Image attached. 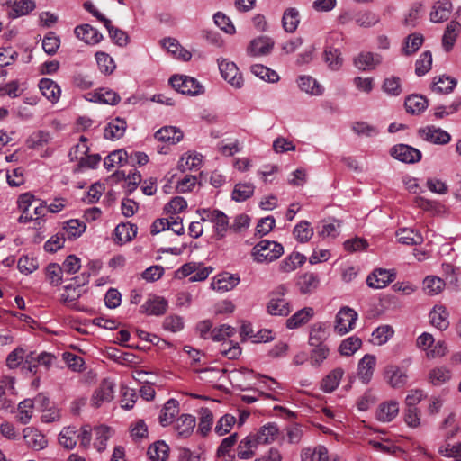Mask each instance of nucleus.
<instances>
[{"label":"nucleus","instance_id":"obj_35","mask_svg":"<svg viewBox=\"0 0 461 461\" xmlns=\"http://www.w3.org/2000/svg\"><path fill=\"white\" fill-rule=\"evenodd\" d=\"M320 284V278L317 274L307 272L298 277L297 286L299 291L303 294H311L317 289Z\"/></svg>","mask_w":461,"mask_h":461},{"label":"nucleus","instance_id":"obj_25","mask_svg":"<svg viewBox=\"0 0 461 461\" xmlns=\"http://www.w3.org/2000/svg\"><path fill=\"white\" fill-rule=\"evenodd\" d=\"M453 9V5L449 0L437 1L430 11V21L432 23H442L447 21Z\"/></svg>","mask_w":461,"mask_h":461},{"label":"nucleus","instance_id":"obj_3","mask_svg":"<svg viewBox=\"0 0 461 461\" xmlns=\"http://www.w3.org/2000/svg\"><path fill=\"white\" fill-rule=\"evenodd\" d=\"M284 254V247L273 240H262L258 242L251 249V258L253 261L258 264H268Z\"/></svg>","mask_w":461,"mask_h":461},{"label":"nucleus","instance_id":"obj_48","mask_svg":"<svg viewBox=\"0 0 461 461\" xmlns=\"http://www.w3.org/2000/svg\"><path fill=\"white\" fill-rule=\"evenodd\" d=\"M313 233V228L307 221H299L293 229V236L300 243H307L312 238Z\"/></svg>","mask_w":461,"mask_h":461},{"label":"nucleus","instance_id":"obj_28","mask_svg":"<svg viewBox=\"0 0 461 461\" xmlns=\"http://www.w3.org/2000/svg\"><path fill=\"white\" fill-rule=\"evenodd\" d=\"M23 438L26 445L34 450H41L45 448L48 444L45 436L33 428L24 429Z\"/></svg>","mask_w":461,"mask_h":461},{"label":"nucleus","instance_id":"obj_9","mask_svg":"<svg viewBox=\"0 0 461 461\" xmlns=\"http://www.w3.org/2000/svg\"><path fill=\"white\" fill-rule=\"evenodd\" d=\"M419 133L424 140L437 145H445L451 140V136L447 131L435 126L420 129Z\"/></svg>","mask_w":461,"mask_h":461},{"label":"nucleus","instance_id":"obj_18","mask_svg":"<svg viewBox=\"0 0 461 461\" xmlns=\"http://www.w3.org/2000/svg\"><path fill=\"white\" fill-rule=\"evenodd\" d=\"M375 366L376 357L374 355L366 354L359 360L357 375L364 384H367L371 381Z\"/></svg>","mask_w":461,"mask_h":461},{"label":"nucleus","instance_id":"obj_16","mask_svg":"<svg viewBox=\"0 0 461 461\" xmlns=\"http://www.w3.org/2000/svg\"><path fill=\"white\" fill-rule=\"evenodd\" d=\"M240 280V277L236 275L223 273L213 277L210 286L217 292H228L234 289L239 285Z\"/></svg>","mask_w":461,"mask_h":461},{"label":"nucleus","instance_id":"obj_60","mask_svg":"<svg viewBox=\"0 0 461 461\" xmlns=\"http://www.w3.org/2000/svg\"><path fill=\"white\" fill-rule=\"evenodd\" d=\"M324 60L328 67L334 71L340 69L343 65L341 53L338 49L329 47L324 51Z\"/></svg>","mask_w":461,"mask_h":461},{"label":"nucleus","instance_id":"obj_49","mask_svg":"<svg viewBox=\"0 0 461 461\" xmlns=\"http://www.w3.org/2000/svg\"><path fill=\"white\" fill-rule=\"evenodd\" d=\"M128 153L124 149H117L111 152L104 159V166L107 170L115 167H122L128 162Z\"/></svg>","mask_w":461,"mask_h":461},{"label":"nucleus","instance_id":"obj_52","mask_svg":"<svg viewBox=\"0 0 461 461\" xmlns=\"http://www.w3.org/2000/svg\"><path fill=\"white\" fill-rule=\"evenodd\" d=\"M351 130L357 136L366 138L375 137L379 134L380 131L377 126L364 121L353 122L351 125Z\"/></svg>","mask_w":461,"mask_h":461},{"label":"nucleus","instance_id":"obj_20","mask_svg":"<svg viewBox=\"0 0 461 461\" xmlns=\"http://www.w3.org/2000/svg\"><path fill=\"white\" fill-rule=\"evenodd\" d=\"M41 95L51 104H56L61 95L59 86L50 78H41L38 84Z\"/></svg>","mask_w":461,"mask_h":461},{"label":"nucleus","instance_id":"obj_36","mask_svg":"<svg viewBox=\"0 0 461 461\" xmlns=\"http://www.w3.org/2000/svg\"><path fill=\"white\" fill-rule=\"evenodd\" d=\"M138 228L130 222L121 223L114 230V240L119 244H124L135 238Z\"/></svg>","mask_w":461,"mask_h":461},{"label":"nucleus","instance_id":"obj_42","mask_svg":"<svg viewBox=\"0 0 461 461\" xmlns=\"http://www.w3.org/2000/svg\"><path fill=\"white\" fill-rule=\"evenodd\" d=\"M414 203L417 207L429 212L434 215H444L447 213V207L438 201L428 200L424 197L418 196L415 198Z\"/></svg>","mask_w":461,"mask_h":461},{"label":"nucleus","instance_id":"obj_63","mask_svg":"<svg viewBox=\"0 0 461 461\" xmlns=\"http://www.w3.org/2000/svg\"><path fill=\"white\" fill-rule=\"evenodd\" d=\"M95 60L98 65L99 70L105 75L112 74L116 68L113 59L105 52H96Z\"/></svg>","mask_w":461,"mask_h":461},{"label":"nucleus","instance_id":"obj_22","mask_svg":"<svg viewBox=\"0 0 461 461\" xmlns=\"http://www.w3.org/2000/svg\"><path fill=\"white\" fill-rule=\"evenodd\" d=\"M381 55L370 51L361 52L354 59L356 68L363 71L372 70L381 64Z\"/></svg>","mask_w":461,"mask_h":461},{"label":"nucleus","instance_id":"obj_54","mask_svg":"<svg viewBox=\"0 0 461 461\" xmlns=\"http://www.w3.org/2000/svg\"><path fill=\"white\" fill-rule=\"evenodd\" d=\"M300 23L299 12L295 8H288L284 12L282 23L285 32H294Z\"/></svg>","mask_w":461,"mask_h":461},{"label":"nucleus","instance_id":"obj_6","mask_svg":"<svg viewBox=\"0 0 461 461\" xmlns=\"http://www.w3.org/2000/svg\"><path fill=\"white\" fill-rule=\"evenodd\" d=\"M169 82L174 89L183 95H197L203 92V86L194 77L185 75H175Z\"/></svg>","mask_w":461,"mask_h":461},{"label":"nucleus","instance_id":"obj_17","mask_svg":"<svg viewBox=\"0 0 461 461\" xmlns=\"http://www.w3.org/2000/svg\"><path fill=\"white\" fill-rule=\"evenodd\" d=\"M258 443L254 434H249L237 446V457L241 460L251 459L256 455Z\"/></svg>","mask_w":461,"mask_h":461},{"label":"nucleus","instance_id":"obj_5","mask_svg":"<svg viewBox=\"0 0 461 461\" xmlns=\"http://www.w3.org/2000/svg\"><path fill=\"white\" fill-rule=\"evenodd\" d=\"M357 318L358 314L354 309L348 306L341 307L335 316L334 331L339 336L350 332L355 329Z\"/></svg>","mask_w":461,"mask_h":461},{"label":"nucleus","instance_id":"obj_32","mask_svg":"<svg viewBox=\"0 0 461 461\" xmlns=\"http://www.w3.org/2000/svg\"><path fill=\"white\" fill-rule=\"evenodd\" d=\"M380 21L379 14L371 10H360L354 14L355 23L365 29L375 26Z\"/></svg>","mask_w":461,"mask_h":461},{"label":"nucleus","instance_id":"obj_13","mask_svg":"<svg viewBox=\"0 0 461 461\" xmlns=\"http://www.w3.org/2000/svg\"><path fill=\"white\" fill-rule=\"evenodd\" d=\"M86 100L94 103L115 105L121 97L113 90L108 88H100L93 92H89L86 95Z\"/></svg>","mask_w":461,"mask_h":461},{"label":"nucleus","instance_id":"obj_29","mask_svg":"<svg viewBox=\"0 0 461 461\" xmlns=\"http://www.w3.org/2000/svg\"><path fill=\"white\" fill-rule=\"evenodd\" d=\"M449 313L443 305H435L429 312L430 323L440 330H445L449 326Z\"/></svg>","mask_w":461,"mask_h":461},{"label":"nucleus","instance_id":"obj_27","mask_svg":"<svg viewBox=\"0 0 461 461\" xmlns=\"http://www.w3.org/2000/svg\"><path fill=\"white\" fill-rule=\"evenodd\" d=\"M461 32V24L456 20L450 21L445 29L442 37V47L446 51H450Z\"/></svg>","mask_w":461,"mask_h":461},{"label":"nucleus","instance_id":"obj_61","mask_svg":"<svg viewBox=\"0 0 461 461\" xmlns=\"http://www.w3.org/2000/svg\"><path fill=\"white\" fill-rule=\"evenodd\" d=\"M250 71L256 77L267 82L276 83L279 80V76L275 70L270 69L269 68L261 64L252 65Z\"/></svg>","mask_w":461,"mask_h":461},{"label":"nucleus","instance_id":"obj_50","mask_svg":"<svg viewBox=\"0 0 461 461\" xmlns=\"http://www.w3.org/2000/svg\"><path fill=\"white\" fill-rule=\"evenodd\" d=\"M399 242L405 245H417L423 241L422 235L413 229H401L396 232Z\"/></svg>","mask_w":461,"mask_h":461},{"label":"nucleus","instance_id":"obj_55","mask_svg":"<svg viewBox=\"0 0 461 461\" xmlns=\"http://www.w3.org/2000/svg\"><path fill=\"white\" fill-rule=\"evenodd\" d=\"M405 107L409 113H420L428 107V101L422 95H411L406 98Z\"/></svg>","mask_w":461,"mask_h":461},{"label":"nucleus","instance_id":"obj_64","mask_svg":"<svg viewBox=\"0 0 461 461\" xmlns=\"http://www.w3.org/2000/svg\"><path fill=\"white\" fill-rule=\"evenodd\" d=\"M82 289L80 285L69 284L64 286L61 294L63 303L74 307L77 300L81 296Z\"/></svg>","mask_w":461,"mask_h":461},{"label":"nucleus","instance_id":"obj_56","mask_svg":"<svg viewBox=\"0 0 461 461\" xmlns=\"http://www.w3.org/2000/svg\"><path fill=\"white\" fill-rule=\"evenodd\" d=\"M168 446L163 441H158L148 448V455L151 461H166L168 457Z\"/></svg>","mask_w":461,"mask_h":461},{"label":"nucleus","instance_id":"obj_15","mask_svg":"<svg viewBox=\"0 0 461 461\" xmlns=\"http://www.w3.org/2000/svg\"><path fill=\"white\" fill-rule=\"evenodd\" d=\"M399 413V402L395 400L384 402L378 405L375 411V419L380 422H390Z\"/></svg>","mask_w":461,"mask_h":461},{"label":"nucleus","instance_id":"obj_14","mask_svg":"<svg viewBox=\"0 0 461 461\" xmlns=\"http://www.w3.org/2000/svg\"><path fill=\"white\" fill-rule=\"evenodd\" d=\"M3 6L11 8L9 15L12 18H17L26 15L35 8V3L32 0H0Z\"/></svg>","mask_w":461,"mask_h":461},{"label":"nucleus","instance_id":"obj_57","mask_svg":"<svg viewBox=\"0 0 461 461\" xmlns=\"http://www.w3.org/2000/svg\"><path fill=\"white\" fill-rule=\"evenodd\" d=\"M424 38L420 33H411L404 41L402 51L404 55L410 56L415 53L422 45Z\"/></svg>","mask_w":461,"mask_h":461},{"label":"nucleus","instance_id":"obj_8","mask_svg":"<svg viewBox=\"0 0 461 461\" xmlns=\"http://www.w3.org/2000/svg\"><path fill=\"white\" fill-rule=\"evenodd\" d=\"M218 67L221 77L231 86L240 88L243 86L242 76L234 62L226 59H218Z\"/></svg>","mask_w":461,"mask_h":461},{"label":"nucleus","instance_id":"obj_11","mask_svg":"<svg viewBox=\"0 0 461 461\" xmlns=\"http://www.w3.org/2000/svg\"><path fill=\"white\" fill-rule=\"evenodd\" d=\"M394 276L392 270L378 268L367 276L366 284L371 288L382 289L393 282Z\"/></svg>","mask_w":461,"mask_h":461},{"label":"nucleus","instance_id":"obj_12","mask_svg":"<svg viewBox=\"0 0 461 461\" xmlns=\"http://www.w3.org/2000/svg\"><path fill=\"white\" fill-rule=\"evenodd\" d=\"M167 309V301L161 296L150 294L140 306V312L149 315H162Z\"/></svg>","mask_w":461,"mask_h":461},{"label":"nucleus","instance_id":"obj_43","mask_svg":"<svg viewBox=\"0 0 461 461\" xmlns=\"http://www.w3.org/2000/svg\"><path fill=\"white\" fill-rule=\"evenodd\" d=\"M51 140V135L49 131H38L32 133L26 140V146L28 149L40 150L46 147Z\"/></svg>","mask_w":461,"mask_h":461},{"label":"nucleus","instance_id":"obj_1","mask_svg":"<svg viewBox=\"0 0 461 461\" xmlns=\"http://www.w3.org/2000/svg\"><path fill=\"white\" fill-rule=\"evenodd\" d=\"M114 433V429L105 424L95 426L84 424L80 427L77 435L79 446L86 450L93 447L98 453H102L107 448V443Z\"/></svg>","mask_w":461,"mask_h":461},{"label":"nucleus","instance_id":"obj_44","mask_svg":"<svg viewBox=\"0 0 461 461\" xmlns=\"http://www.w3.org/2000/svg\"><path fill=\"white\" fill-rule=\"evenodd\" d=\"M202 155L197 152H186L180 158L178 161V168L183 172L197 169L202 165Z\"/></svg>","mask_w":461,"mask_h":461},{"label":"nucleus","instance_id":"obj_31","mask_svg":"<svg viewBox=\"0 0 461 461\" xmlns=\"http://www.w3.org/2000/svg\"><path fill=\"white\" fill-rule=\"evenodd\" d=\"M195 425L196 420L193 415L182 414L176 420L174 428L178 436L188 438L193 433Z\"/></svg>","mask_w":461,"mask_h":461},{"label":"nucleus","instance_id":"obj_21","mask_svg":"<svg viewBox=\"0 0 461 461\" xmlns=\"http://www.w3.org/2000/svg\"><path fill=\"white\" fill-rule=\"evenodd\" d=\"M74 32L77 38L89 45H95L103 39V35L89 24L77 26Z\"/></svg>","mask_w":461,"mask_h":461},{"label":"nucleus","instance_id":"obj_40","mask_svg":"<svg viewBox=\"0 0 461 461\" xmlns=\"http://www.w3.org/2000/svg\"><path fill=\"white\" fill-rule=\"evenodd\" d=\"M178 402L174 399L168 400L160 411L158 420L163 426H168L174 420L175 416L178 413Z\"/></svg>","mask_w":461,"mask_h":461},{"label":"nucleus","instance_id":"obj_33","mask_svg":"<svg viewBox=\"0 0 461 461\" xmlns=\"http://www.w3.org/2000/svg\"><path fill=\"white\" fill-rule=\"evenodd\" d=\"M54 360L55 357L52 354L41 352L37 356H34L32 353L28 355L25 362L29 365V370L31 372H36L38 366H44L46 370L49 369Z\"/></svg>","mask_w":461,"mask_h":461},{"label":"nucleus","instance_id":"obj_58","mask_svg":"<svg viewBox=\"0 0 461 461\" xmlns=\"http://www.w3.org/2000/svg\"><path fill=\"white\" fill-rule=\"evenodd\" d=\"M394 331L389 325L377 327L371 335V342L374 345L382 346L385 344L393 335Z\"/></svg>","mask_w":461,"mask_h":461},{"label":"nucleus","instance_id":"obj_46","mask_svg":"<svg viewBox=\"0 0 461 461\" xmlns=\"http://www.w3.org/2000/svg\"><path fill=\"white\" fill-rule=\"evenodd\" d=\"M36 203L34 196L29 193L23 194L18 198V207L22 212L19 218L21 222H28L33 220V215L30 212V207Z\"/></svg>","mask_w":461,"mask_h":461},{"label":"nucleus","instance_id":"obj_53","mask_svg":"<svg viewBox=\"0 0 461 461\" xmlns=\"http://www.w3.org/2000/svg\"><path fill=\"white\" fill-rule=\"evenodd\" d=\"M362 346V340L357 336H350L343 339L339 346V352L342 356L349 357L355 354Z\"/></svg>","mask_w":461,"mask_h":461},{"label":"nucleus","instance_id":"obj_19","mask_svg":"<svg viewBox=\"0 0 461 461\" xmlns=\"http://www.w3.org/2000/svg\"><path fill=\"white\" fill-rule=\"evenodd\" d=\"M297 86L302 92L312 96H320L324 93V86L317 79L308 75L298 77Z\"/></svg>","mask_w":461,"mask_h":461},{"label":"nucleus","instance_id":"obj_24","mask_svg":"<svg viewBox=\"0 0 461 461\" xmlns=\"http://www.w3.org/2000/svg\"><path fill=\"white\" fill-rule=\"evenodd\" d=\"M154 137L158 141L175 145L183 140L184 134L176 126H164L156 131Z\"/></svg>","mask_w":461,"mask_h":461},{"label":"nucleus","instance_id":"obj_7","mask_svg":"<svg viewBox=\"0 0 461 461\" xmlns=\"http://www.w3.org/2000/svg\"><path fill=\"white\" fill-rule=\"evenodd\" d=\"M114 387L115 384L112 380L104 379L91 396V405L98 408L111 402L114 398Z\"/></svg>","mask_w":461,"mask_h":461},{"label":"nucleus","instance_id":"obj_4","mask_svg":"<svg viewBox=\"0 0 461 461\" xmlns=\"http://www.w3.org/2000/svg\"><path fill=\"white\" fill-rule=\"evenodd\" d=\"M384 380L385 383L393 389H401L407 385L408 383V364L387 365L383 373Z\"/></svg>","mask_w":461,"mask_h":461},{"label":"nucleus","instance_id":"obj_38","mask_svg":"<svg viewBox=\"0 0 461 461\" xmlns=\"http://www.w3.org/2000/svg\"><path fill=\"white\" fill-rule=\"evenodd\" d=\"M302 461H329L330 456L328 449L321 445L314 447L303 448L301 452Z\"/></svg>","mask_w":461,"mask_h":461},{"label":"nucleus","instance_id":"obj_45","mask_svg":"<svg viewBox=\"0 0 461 461\" xmlns=\"http://www.w3.org/2000/svg\"><path fill=\"white\" fill-rule=\"evenodd\" d=\"M343 375L344 371L342 368H335L322 379L321 389L324 393H332L339 385Z\"/></svg>","mask_w":461,"mask_h":461},{"label":"nucleus","instance_id":"obj_10","mask_svg":"<svg viewBox=\"0 0 461 461\" xmlns=\"http://www.w3.org/2000/svg\"><path fill=\"white\" fill-rule=\"evenodd\" d=\"M391 155L404 163H415L421 158V152L419 149L405 144H399L393 147Z\"/></svg>","mask_w":461,"mask_h":461},{"label":"nucleus","instance_id":"obj_30","mask_svg":"<svg viewBox=\"0 0 461 461\" xmlns=\"http://www.w3.org/2000/svg\"><path fill=\"white\" fill-rule=\"evenodd\" d=\"M314 309L312 307H304L295 313H294L290 318L286 320V327L290 330L297 329L310 321V320L314 316Z\"/></svg>","mask_w":461,"mask_h":461},{"label":"nucleus","instance_id":"obj_51","mask_svg":"<svg viewBox=\"0 0 461 461\" xmlns=\"http://www.w3.org/2000/svg\"><path fill=\"white\" fill-rule=\"evenodd\" d=\"M327 325L324 323H315L312 326L309 335V344L311 346L324 345L323 342L328 338Z\"/></svg>","mask_w":461,"mask_h":461},{"label":"nucleus","instance_id":"obj_59","mask_svg":"<svg viewBox=\"0 0 461 461\" xmlns=\"http://www.w3.org/2000/svg\"><path fill=\"white\" fill-rule=\"evenodd\" d=\"M255 186L251 183L236 184L232 191V199L236 202H244L254 194Z\"/></svg>","mask_w":461,"mask_h":461},{"label":"nucleus","instance_id":"obj_39","mask_svg":"<svg viewBox=\"0 0 461 461\" xmlns=\"http://www.w3.org/2000/svg\"><path fill=\"white\" fill-rule=\"evenodd\" d=\"M79 430L76 426H68L59 434V443L66 449L71 450L77 446Z\"/></svg>","mask_w":461,"mask_h":461},{"label":"nucleus","instance_id":"obj_47","mask_svg":"<svg viewBox=\"0 0 461 461\" xmlns=\"http://www.w3.org/2000/svg\"><path fill=\"white\" fill-rule=\"evenodd\" d=\"M86 225L84 221L77 219H71L64 222L63 234L68 240H76L86 231Z\"/></svg>","mask_w":461,"mask_h":461},{"label":"nucleus","instance_id":"obj_37","mask_svg":"<svg viewBox=\"0 0 461 461\" xmlns=\"http://www.w3.org/2000/svg\"><path fill=\"white\" fill-rule=\"evenodd\" d=\"M267 312L271 315L286 316L291 309L289 303L283 296L273 295L267 305Z\"/></svg>","mask_w":461,"mask_h":461},{"label":"nucleus","instance_id":"obj_34","mask_svg":"<svg viewBox=\"0 0 461 461\" xmlns=\"http://www.w3.org/2000/svg\"><path fill=\"white\" fill-rule=\"evenodd\" d=\"M127 123L124 120L115 118L105 126L104 136L111 140H119L124 135Z\"/></svg>","mask_w":461,"mask_h":461},{"label":"nucleus","instance_id":"obj_23","mask_svg":"<svg viewBox=\"0 0 461 461\" xmlns=\"http://www.w3.org/2000/svg\"><path fill=\"white\" fill-rule=\"evenodd\" d=\"M274 41L266 36H260L252 40L247 49V53L253 57L268 54L273 49Z\"/></svg>","mask_w":461,"mask_h":461},{"label":"nucleus","instance_id":"obj_2","mask_svg":"<svg viewBox=\"0 0 461 461\" xmlns=\"http://www.w3.org/2000/svg\"><path fill=\"white\" fill-rule=\"evenodd\" d=\"M201 221L212 224V239L221 240L227 236L230 229L229 217L218 209L200 208L196 211Z\"/></svg>","mask_w":461,"mask_h":461},{"label":"nucleus","instance_id":"obj_41","mask_svg":"<svg viewBox=\"0 0 461 461\" xmlns=\"http://www.w3.org/2000/svg\"><path fill=\"white\" fill-rule=\"evenodd\" d=\"M279 433V429L276 423H267L262 426L259 430L254 434L257 442L259 444H269L276 440Z\"/></svg>","mask_w":461,"mask_h":461},{"label":"nucleus","instance_id":"obj_26","mask_svg":"<svg viewBox=\"0 0 461 461\" xmlns=\"http://www.w3.org/2000/svg\"><path fill=\"white\" fill-rule=\"evenodd\" d=\"M305 261L306 257L303 254L294 251L280 261L278 271L285 274L291 273L303 266Z\"/></svg>","mask_w":461,"mask_h":461},{"label":"nucleus","instance_id":"obj_62","mask_svg":"<svg viewBox=\"0 0 461 461\" xmlns=\"http://www.w3.org/2000/svg\"><path fill=\"white\" fill-rule=\"evenodd\" d=\"M445 287V282L443 279L429 276L423 280V290L429 295H436L443 291Z\"/></svg>","mask_w":461,"mask_h":461}]
</instances>
